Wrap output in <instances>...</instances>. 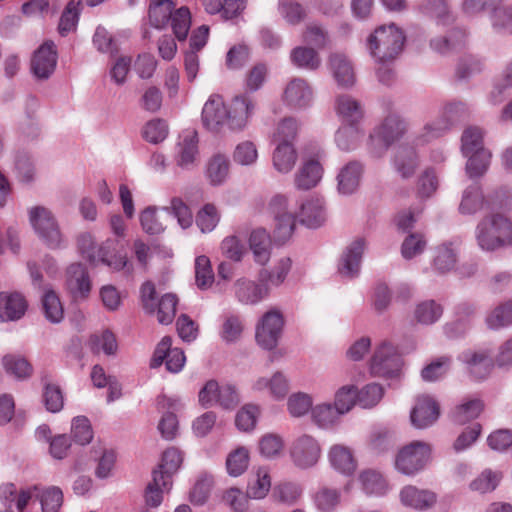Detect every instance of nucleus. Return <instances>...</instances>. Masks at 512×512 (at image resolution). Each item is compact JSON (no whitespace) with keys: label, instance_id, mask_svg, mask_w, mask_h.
I'll list each match as a JSON object with an SVG mask.
<instances>
[{"label":"nucleus","instance_id":"1","mask_svg":"<svg viewBox=\"0 0 512 512\" xmlns=\"http://www.w3.org/2000/svg\"><path fill=\"white\" fill-rule=\"evenodd\" d=\"M254 108L250 97L240 95L233 99L231 110L228 111L222 97L214 94L204 104L202 122L212 132H217L225 123H228L232 130H240L246 126Z\"/></svg>","mask_w":512,"mask_h":512},{"label":"nucleus","instance_id":"2","mask_svg":"<svg viewBox=\"0 0 512 512\" xmlns=\"http://www.w3.org/2000/svg\"><path fill=\"white\" fill-rule=\"evenodd\" d=\"M476 240L484 251L512 246V221L499 213L484 217L476 227Z\"/></svg>","mask_w":512,"mask_h":512},{"label":"nucleus","instance_id":"3","mask_svg":"<svg viewBox=\"0 0 512 512\" xmlns=\"http://www.w3.org/2000/svg\"><path fill=\"white\" fill-rule=\"evenodd\" d=\"M30 223L44 244L50 249L64 246V237L59 224L52 212L43 206H35L29 210Z\"/></svg>","mask_w":512,"mask_h":512},{"label":"nucleus","instance_id":"4","mask_svg":"<svg viewBox=\"0 0 512 512\" xmlns=\"http://www.w3.org/2000/svg\"><path fill=\"white\" fill-rule=\"evenodd\" d=\"M431 459L429 444L413 441L402 447L395 457V468L407 476H414L422 471Z\"/></svg>","mask_w":512,"mask_h":512},{"label":"nucleus","instance_id":"5","mask_svg":"<svg viewBox=\"0 0 512 512\" xmlns=\"http://www.w3.org/2000/svg\"><path fill=\"white\" fill-rule=\"evenodd\" d=\"M199 402L203 407L219 405L225 410H233L240 403L237 388L229 383L219 385L215 380H209L198 394Z\"/></svg>","mask_w":512,"mask_h":512},{"label":"nucleus","instance_id":"6","mask_svg":"<svg viewBox=\"0 0 512 512\" xmlns=\"http://www.w3.org/2000/svg\"><path fill=\"white\" fill-rule=\"evenodd\" d=\"M65 289L73 302L87 301L92 291V280L87 268L81 263H72L66 269Z\"/></svg>","mask_w":512,"mask_h":512},{"label":"nucleus","instance_id":"7","mask_svg":"<svg viewBox=\"0 0 512 512\" xmlns=\"http://www.w3.org/2000/svg\"><path fill=\"white\" fill-rule=\"evenodd\" d=\"M270 209L275 219L274 238L279 243H284L293 234L295 214L289 210V201L285 195L274 196L270 202Z\"/></svg>","mask_w":512,"mask_h":512},{"label":"nucleus","instance_id":"8","mask_svg":"<svg viewBox=\"0 0 512 512\" xmlns=\"http://www.w3.org/2000/svg\"><path fill=\"white\" fill-rule=\"evenodd\" d=\"M321 452L319 442L307 434L297 437L290 447L292 462L301 469L315 466L321 457Z\"/></svg>","mask_w":512,"mask_h":512},{"label":"nucleus","instance_id":"9","mask_svg":"<svg viewBox=\"0 0 512 512\" xmlns=\"http://www.w3.org/2000/svg\"><path fill=\"white\" fill-rule=\"evenodd\" d=\"M172 339L168 336L162 338L157 344L150 362L151 368H158L164 362L167 371L171 373L180 372L186 362V357L180 348H172Z\"/></svg>","mask_w":512,"mask_h":512},{"label":"nucleus","instance_id":"10","mask_svg":"<svg viewBox=\"0 0 512 512\" xmlns=\"http://www.w3.org/2000/svg\"><path fill=\"white\" fill-rule=\"evenodd\" d=\"M283 317L279 311L265 313L256 328L257 343L264 349H273L280 338L283 328Z\"/></svg>","mask_w":512,"mask_h":512},{"label":"nucleus","instance_id":"11","mask_svg":"<svg viewBox=\"0 0 512 512\" xmlns=\"http://www.w3.org/2000/svg\"><path fill=\"white\" fill-rule=\"evenodd\" d=\"M314 92L310 84L302 78H293L283 93L284 103L294 110H303L311 106Z\"/></svg>","mask_w":512,"mask_h":512},{"label":"nucleus","instance_id":"12","mask_svg":"<svg viewBox=\"0 0 512 512\" xmlns=\"http://www.w3.org/2000/svg\"><path fill=\"white\" fill-rule=\"evenodd\" d=\"M466 111L465 105L461 102L449 103L444 107L445 120H441L435 123H428L424 126L422 133L417 138V143L424 144L432 139L438 138L448 130L452 121Z\"/></svg>","mask_w":512,"mask_h":512},{"label":"nucleus","instance_id":"13","mask_svg":"<svg viewBox=\"0 0 512 512\" xmlns=\"http://www.w3.org/2000/svg\"><path fill=\"white\" fill-rule=\"evenodd\" d=\"M57 64V51L54 42H44L35 52L31 60V69L40 79H47L54 72Z\"/></svg>","mask_w":512,"mask_h":512},{"label":"nucleus","instance_id":"14","mask_svg":"<svg viewBox=\"0 0 512 512\" xmlns=\"http://www.w3.org/2000/svg\"><path fill=\"white\" fill-rule=\"evenodd\" d=\"M439 414L438 403L429 395H421L416 399L410 419L414 427L423 429L432 425L438 419Z\"/></svg>","mask_w":512,"mask_h":512},{"label":"nucleus","instance_id":"15","mask_svg":"<svg viewBox=\"0 0 512 512\" xmlns=\"http://www.w3.org/2000/svg\"><path fill=\"white\" fill-rule=\"evenodd\" d=\"M459 360L466 365L468 373L476 380L485 379L493 369L492 357L486 350L464 351L460 354Z\"/></svg>","mask_w":512,"mask_h":512},{"label":"nucleus","instance_id":"16","mask_svg":"<svg viewBox=\"0 0 512 512\" xmlns=\"http://www.w3.org/2000/svg\"><path fill=\"white\" fill-rule=\"evenodd\" d=\"M236 299L245 305H255L269 295V287L266 283H256L247 278H239L233 285Z\"/></svg>","mask_w":512,"mask_h":512},{"label":"nucleus","instance_id":"17","mask_svg":"<svg viewBox=\"0 0 512 512\" xmlns=\"http://www.w3.org/2000/svg\"><path fill=\"white\" fill-rule=\"evenodd\" d=\"M176 149L177 165L183 169L194 167L199 154L197 132L194 130L184 131L179 136Z\"/></svg>","mask_w":512,"mask_h":512},{"label":"nucleus","instance_id":"18","mask_svg":"<svg viewBox=\"0 0 512 512\" xmlns=\"http://www.w3.org/2000/svg\"><path fill=\"white\" fill-rule=\"evenodd\" d=\"M364 241L357 239L353 241L343 252L339 263L338 273L347 279H353L360 273Z\"/></svg>","mask_w":512,"mask_h":512},{"label":"nucleus","instance_id":"19","mask_svg":"<svg viewBox=\"0 0 512 512\" xmlns=\"http://www.w3.org/2000/svg\"><path fill=\"white\" fill-rule=\"evenodd\" d=\"M328 460L331 467L338 473L351 476L357 468V460L353 451L348 446L335 444L328 452Z\"/></svg>","mask_w":512,"mask_h":512},{"label":"nucleus","instance_id":"20","mask_svg":"<svg viewBox=\"0 0 512 512\" xmlns=\"http://www.w3.org/2000/svg\"><path fill=\"white\" fill-rule=\"evenodd\" d=\"M459 245L460 241L455 239L445 241L434 248L432 265L438 273L449 272L455 267Z\"/></svg>","mask_w":512,"mask_h":512},{"label":"nucleus","instance_id":"21","mask_svg":"<svg viewBox=\"0 0 512 512\" xmlns=\"http://www.w3.org/2000/svg\"><path fill=\"white\" fill-rule=\"evenodd\" d=\"M400 501L406 506L416 510H426L436 503V495L430 490L419 489L413 485H407L400 490Z\"/></svg>","mask_w":512,"mask_h":512},{"label":"nucleus","instance_id":"22","mask_svg":"<svg viewBox=\"0 0 512 512\" xmlns=\"http://www.w3.org/2000/svg\"><path fill=\"white\" fill-rule=\"evenodd\" d=\"M252 389L257 392L268 391L275 400L286 397L289 391V381L282 372H276L272 377H259L252 384Z\"/></svg>","mask_w":512,"mask_h":512},{"label":"nucleus","instance_id":"23","mask_svg":"<svg viewBox=\"0 0 512 512\" xmlns=\"http://www.w3.org/2000/svg\"><path fill=\"white\" fill-rule=\"evenodd\" d=\"M27 302L25 298L17 293H0V320L15 321L20 319L26 312Z\"/></svg>","mask_w":512,"mask_h":512},{"label":"nucleus","instance_id":"24","mask_svg":"<svg viewBox=\"0 0 512 512\" xmlns=\"http://www.w3.org/2000/svg\"><path fill=\"white\" fill-rule=\"evenodd\" d=\"M299 221L309 227L317 228L325 221V210L323 199L310 197L306 199L300 207L298 214Z\"/></svg>","mask_w":512,"mask_h":512},{"label":"nucleus","instance_id":"25","mask_svg":"<svg viewBox=\"0 0 512 512\" xmlns=\"http://www.w3.org/2000/svg\"><path fill=\"white\" fill-rule=\"evenodd\" d=\"M363 166L358 161L347 163L337 176L338 190L343 195L353 194L359 187Z\"/></svg>","mask_w":512,"mask_h":512},{"label":"nucleus","instance_id":"26","mask_svg":"<svg viewBox=\"0 0 512 512\" xmlns=\"http://www.w3.org/2000/svg\"><path fill=\"white\" fill-rule=\"evenodd\" d=\"M330 69L337 84L350 88L355 83V73L351 62L342 54H333L329 59Z\"/></svg>","mask_w":512,"mask_h":512},{"label":"nucleus","instance_id":"27","mask_svg":"<svg viewBox=\"0 0 512 512\" xmlns=\"http://www.w3.org/2000/svg\"><path fill=\"white\" fill-rule=\"evenodd\" d=\"M298 159V154L294 143L275 144L272 154V164L274 169L282 174L292 171Z\"/></svg>","mask_w":512,"mask_h":512},{"label":"nucleus","instance_id":"28","mask_svg":"<svg viewBox=\"0 0 512 512\" xmlns=\"http://www.w3.org/2000/svg\"><path fill=\"white\" fill-rule=\"evenodd\" d=\"M419 166L418 156L411 147H401L393 159V167L402 178L414 175Z\"/></svg>","mask_w":512,"mask_h":512},{"label":"nucleus","instance_id":"29","mask_svg":"<svg viewBox=\"0 0 512 512\" xmlns=\"http://www.w3.org/2000/svg\"><path fill=\"white\" fill-rule=\"evenodd\" d=\"M41 310L45 319L52 324H58L64 319L63 304L54 290L48 289L43 293Z\"/></svg>","mask_w":512,"mask_h":512},{"label":"nucleus","instance_id":"30","mask_svg":"<svg viewBox=\"0 0 512 512\" xmlns=\"http://www.w3.org/2000/svg\"><path fill=\"white\" fill-rule=\"evenodd\" d=\"M230 162L226 155H213L206 165V177L213 186L223 184L229 175Z\"/></svg>","mask_w":512,"mask_h":512},{"label":"nucleus","instance_id":"31","mask_svg":"<svg viewBox=\"0 0 512 512\" xmlns=\"http://www.w3.org/2000/svg\"><path fill=\"white\" fill-rule=\"evenodd\" d=\"M474 314L475 307L473 304L467 302L459 304L456 308L457 319L454 322L447 323L444 326L445 334L450 338L463 335L468 328L466 320L473 317Z\"/></svg>","mask_w":512,"mask_h":512},{"label":"nucleus","instance_id":"32","mask_svg":"<svg viewBox=\"0 0 512 512\" xmlns=\"http://www.w3.org/2000/svg\"><path fill=\"white\" fill-rule=\"evenodd\" d=\"M337 114L343 121L354 124L363 116L362 106L355 98L350 95H339L336 99Z\"/></svg>","mask_w":512,"mask_h":512},{"label":"nucleus","instance_id":"33","mask_svg":"<svg viewBox=\"0 0 512 512\" xmlns=\"http://www.w3.org/2000/svg\"><path fill=\"white\" fill-rule=\"evenodd\" d=\"M322 177V167L315 160L307 161L295 176L298 189L308 190L315 187Z\"/></svg>","mask_w":512,"mask_h":512},{"label":"nucleus","instance_id":"34","mask_svg":"<svg viewBox=\"0 0 512 512\" xmlns=\"http://www.w3.org/2000/svg\"><path fill=\"white\" fill-rule=\"evenodd\" d=\"M182 460L181 452L176 448H168L163 452L161 463L156 470L164 477V488L172 485V475L177 472Z\"/></svg>","mask_w":512,"mask_h":512},{"label":"nucleus","instance_id":"35","mask_svg":"<svg viewBox=\"0 0 512 512\" xmlns=\"http://www.w3.org/2000/svg\"><path fill=\"white\" fill-rule=\"evenodd\" d=\"M406 34L394 23L386 27V61L397 58L404 50Z\"/></svg>","mask_w":512,"mask_h":512},{"label":"nucleus","instance_id":"36","mask_svg":"<svg viewBox=\"0 0 512 512\" xmlns=\"http://www.w3.org/2000/svg\"><path fill=\"white\" fill-rule=\"evenodd\" d=\"M250 248L254 255V260L265 265L270 259V237L264 229L254 230L250 235Z\"/></svg>","mask_w":512,"mask_h":512},{"label":"nucleus","instance_id":"37","mask_svg":"<svg viewBox=\"0 0 512 512\" xmlns=\"http://www.w3.org/2000/svg\"><path fill=\"white\" fill-rule=\"evenodd\" d=\"M484 206V196L482 190L478 184H472L467 187L462 195V199L459 205V211L464 215H471Z\"/></svg>","mask_w":512,"mask_h":512},{"label":"nucleus","instance_id":"38","mask_svg":"<svg viewBox=\"0 0 512 512\" xmlns=\"http://www.w3.org/2000/svg\"><path fill=\"white\" fill-rule=\"evenodd\" d=\"M175 4L172 0H151L149 20L155 28L164 27L170 20Z\"/></svg>","mask_w":512,"mask_h":512},{"label":"nucleus","instance_id":"39","mask_svg":"<svg viewBox=\"0 0 512 512\" xmlns=\"http://www.w3.org/2000/svg\"><path fill=\"white\" fill-rule=\"evenodd\" d=\"M363 492L367 495L381 494L384 488V479L381 471L373 468L362 469L357 477Z\"/></svg>","mask_w":512,"mask_h":512},{"label":"nucleus","instance_id":"40","mask_svg":"<svg viewBox=\"0 0 512 512\" xmlns=\"http://www.w3.org/2000/svg\"><path fill=\"white\" fill-rule=\"evenodd\" d=\"M271 488V479L266 468H259L251 475L247 486V496L254 499L264 498Z\"/></svg>","mask_w":512,"mask_h":512},{"label":"nucleus","instance_id":"41","mask_svg":"<svg viewBox=\"0 0 512 512\" xmlns=\"http://www.w3.org/2000/svg\"><path fill=\"white\" fill-rule=\"evenodd\" d=\"M88 344L91 352L94 354L103 352L106 355H114L118 348L116 337L109 330L91 335Z\"/></svg>","mask_w":512,"mask_h":512},{"label":"nucleus","instance_id":"42","mask_svg":"<svg viewBox=\"0 0 512 512\" xmlns=\"http://www.w3.org/2000/svg\"><path fill=\"white\" fill-rule=\"evenodd\" d=\"M291 259L288 257L281 258L274 269L272 271H268L267 269H262L259 272L258 279L260 282L272 285L279 286L286 279L290 269H291Z\"/></svg>","mask_w":512,"mask_h":512},{"label":"nucleus","instance_id":"43","mask_svg":"<svg viewBox=\"0 0 512 512\" xmlns=\"http://www.w3.org/2000/svg\"><path fill=\"white\" fill-rule=\"evenodd\" d=\"M111 241H107L102 246H97L90 233H82L78 236L77 245L81 255L87 259L92 265H98L100 253L105 250L107 245H112Z\"/></svg>","mask_w":512,"mask_h":512},{"label":"nucleus","instance_id":"44","mask_svg":"<svg viewBox=\"0 0 512 512\" xmlns=\"http://www.w3.org/2000/svg\"><path fill=\"white\" fill-rule=\"evenodd\" d=\"M490 329L498 330L512 324V300L496 306L486 317Z\"/></svg>","mask_w":512,"mask_h":512},{"label":"nucleus","instance_id":"45","mask_svg":"<svg viewBox=\"0 0 512 512\" xmlns=\"http://www.w3.org/2000/svg\"><path fill=\"white\" fill-rule=\"evenodd\" d=\"M466 33L461 29H454L448 36L436 38L431 41V47L442 54L458 50L465 44Z\"/></svg>","mask_w":512,"mask_h":512},{"label":"nucleus","instance_id":"46","mask_svg":"<svg viewBox=\"0 0 512 512\" xmlns=\"http://www.w3.org/2000/svg\"><path fill=\"white\" fill-rule=\"evenodd\" d=\"M443 309L434 300H426L419 303L414 311V317L418 323L430 325L435 323L442 316Z\"/></svg>","mask_w":512,"mask_h":512},{"label":"nucleus","instance_id":"47","mask_svg":"<svg viewBox=\"0 0 512 512\" xmlns=\"http://www.w3.org/2000/svg\"><path fill=\"white\" fill-rule=\"evenodd\" d=\"M249 465V451L245 447H238L227 455L226 469L230 476L242 475Z\"/></svg>","mask_w":512,"mask_h":512},{"label":"nucleus","instance_id":"48","mask_svg":"<svg viewBox=\"0 0 512 512\" xmlns=\"http://www.w3.org/2000/svg\"><path fill=\"white\" fill-rule=\"evenodd\" d=\"M483 403L480 399H471L458 405L453 413V421L457 424H465L466 422L477 418L483 410Z\"/></svg>","mask_w":512,"mask_h":512},{"label":"nucleus","instance_id":"49","mask_svg":"<svg viewBox=\"0 0 512 512\" xmlns=\"http://www.w3.org/2000/svg\"><path fill=\"white\" fill-rule=\"evenodd\" d=\"M178 298L173 293L164 294L156 302L157 320L160 324L168 325L172 323L176 315Z\"/></svg>","mask_w":512,"mask_h":512},{"label":"nucleus","instance_id":"50","mask_svg":"<svg viewBox=\"0 0 512 512\" xmlns=\"http://www.w3.org/2000/svg\"><path fill=\"white\" fill-rule=\"evenodd\" d=\"M163 475L157 470H153L152 481L148 483L145 490V502L149 507H157L162 503L164 491H168L171 486L164 488Z\"/></svg>","mask_w":512,"mask_h":512},{"label":"nucleus","instance_id":"51","mask_svg":"<svg viewBox=\"0 0 512 512\" xmlns=\"http://www.w3.org/2000/svg\"><path fill=\"white\" fill-rule=\"evenodd\" d=\"M291 60L294 65L307 70H316L320 66L318 53L308 47H296L291 52Z\"/></svg>","mask_w":512,"mask_h":512},{"label":"nucleus","instance_id":"52","mask_svg":"<svg viewBox=\"0 0 512 512\" xmlns=\"http://www.w3.org/2000/svg\"><path fill=\"white\" fill-rule=\"evenodd\" d=\"M157 212L156 207H147L140 214L141 227L149 235H158L165 230L164 219Z\"/></svg>","mask_w":512,"mask_h":512},{"label":"nucleus","instance_id":"53","mask_svg":"<svg viewBox=\"0 0 512 512\" xmlns=\"http://www.w3.org/2000/svg\"><path fill=\"white\" fill-rule=\"evenodd\" d=\"M170 21L175 37L179 41L185 40L191 27L190 10L185 6L176 9L173 11Z\"/></svg>","mask_w":512,"mask_h":512},{"label":"nucleus","instance_id":"54","mask_svg":"<svg viewBox=\"0 0 512 512\" xmlns=\"http://www.w3.org/2000/svg\"><path fill=\"white\" fill-rule=\"evenodd\" d=\"M36 498L39 499L43 512H58L63 502V493L58 487H39Z\"/></svg>","mask_w":512,"mask_h":512},{"label":"nucleus","instance_id":"55","mask_svg":"<svg viewBox=\"0 0 512 512\" xmlns=\"http://www.w3.org/2000/svg\"><path fill=\"white\" fill-rule=\"evenodd\" d=\"M278 12L286 22L292 25L299 24L307 15L305 8L294 0H279Z\"/></svg>","mask_w":512,"mask_h":512},{"label":"nucleus","instance_id":"56","mask_svg":"<svg viewBox=\"0 0 512 512\" xmlns=\"http://www.w3.org/2000/svg\"><path fill=\"white\" fill-rule=\"evenodd\" d=\"M466 163V173L470 178L481 177L488 170L491 153L488 150H480L471 153Z\"/></svg>","mask_w":512,"mask_h":512},{"label":"nucleus","instance_id":"57","mask_svg":"<svg viewBox=\"0 0 512 512\" xmlns=\"http://www.w3.org/2000/svg\"><path fill=\"white\" fill-rule=\"evenodd\" d=\"M407 131V123L397 111L386 115V146L400 139Z\"/></svg>","mask_w":512,"mask_h":512},{"label":"nucleus","instance_id":"58","mask_svg":"<svg viewBox=\"0 0 512 512\" xmlns=\"http://www.w3.org/2000/svg\"><path fill=\"white\" fill-rule=\"evenodd\" d=\"M358 389L355 385H345L335 394L334 404L340 413H348L358 403Z\"/></svg>","mask_w":512,"mask_h":512},{"label":"nucleus","instance_id":"59","mask_svg":"<svg viewBox=\"0 0 512 512\" xmlns=\"http://www.w3.org/2000/svg\"><path fill=\"white\" fill-rule=\"evenodd\" d=\"M299 125L294 118H285L278 125L273 134L272 141L274 144L294 143Z\"/></svg>","mask_w":512,"mask_h":512},{"label":"nucleus","instance_id":"60","mask_svg":"<svg viewBox=\"0 0 512 512\" xmlns=\"http://www.w3.org/2000/svg\"><path fill=\"white\" fill-rule=\"evenodd\" d=\"M196 285L200 289H207L214 282V273L208 257L201 255L195 259Z\"/></svg>","mask_w":512,"mask_h":512},{"label":"nucleus","instance_id":"61","mask_svg":"<svg viewBox=\"0 0 512 512\" xmlns=\"http://www.w3.org/2000/svg\"><path fill=\"white\" fill-rule=\"evenodd\" d=\"M427 246L425 236L421 233H411L401 245V254L403 258L409 260L424 252Z\"/></svg>","mask_w":512,"mask_h":512},{"label":"nucleus","instance_id":"62","mask_svg":"<svg viewBox=\"0 0 512 512\" xmlns=\"http://www.w3.org/2000/svg\"><path fill=\"white\" fill-rule=\"evenodd\" d=\"M483 148V132L478 127H469L462 135V152L465 156L471 153H478Z\"/></svg>","mask_w":512,"mask_h":512},{"label":"nucleus","instance_id":"63","mask_svg":"<svg viewBox=\"0 0 512 512\" xmlns=\"http://www.w3.org/2000/svg\"><path fill=\"white\" fill-rule=\"evenodd\" d=\"M340 415L343 413L338 411L335 404H319L312 409V417L320 427L333 425Z\"/></svg>","mask_w":512,"mask_h":512},{"label":"nucleus","instance_id":"64","mask_svg":"<svg viewBox=\"0 0 512 512\" xmlns=\"http://www.w3.org/2000/svg\"><path fill=\"white\" fill-rule=\"evenodd\" d=\"M491 21L493 28L499 33L512 32V7H502L498 4L492 10Z\"/></svg>","mask_w":512,"mask_h":512}]
</instances>
